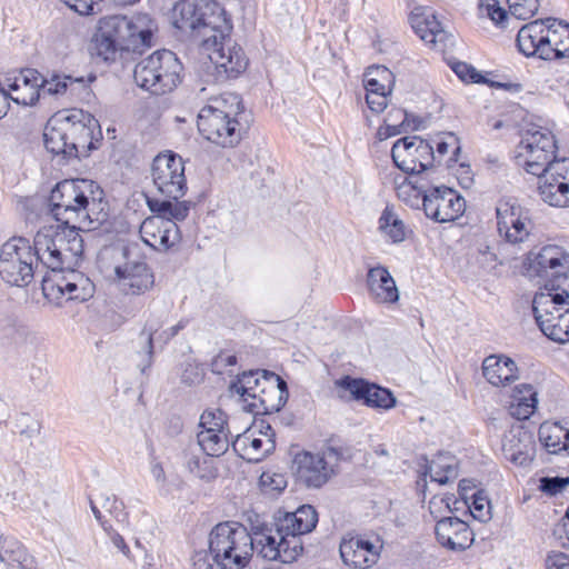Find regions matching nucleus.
<instances>
[{"label": "nucleus", "instance_id": "1", "mask_svg": "<svg viewBox=\"0 0 569 569\" xmlns=\"http://www.w3.org/2000/svg\"><path fill=\"white\" fill-rule=\"evenodd\" d=\"M555 136L546 128L528 130L520 142V154L526 157L528 173L539 177V193L553 207L569 204V158L553 159Z\"/></svg>", "mask_w": 569, "mask_h": 569}, {"label": "nucleus", "instance_id": "2", "mask_svg": "<svg viewBox=\"0 0 569 569\" xmlns=\"http://www.w3.org/2000/svg\"><path fill=\"white\" fill-rule=\"evenodd\" d=\"M252 557L248 529L238 522L218 523L209 535V551L192 556L193 569H243Z\"/></svg>", "mask_w": 569, "mask_h": 569}, {"label": "nucleus", "instance_id": "3", "mask_svg": "<svg viewBox=\"0 0 569 569\" xmlns=\"http://www.w3.org/2000/svg\"><path fill=\"white\" fill-rule=\"evenodd\" d=\"M231 26L226 19L221 26H208L201 30V48L207 53L212 81L222 83L238 78L248 67L243 49L230 37Z\"/></svg>", "mask_w": 569, "mask_h": 569}, {"label": "nucleus", "instance_id": "4", "mask_svg": "<svg viewBox=\"0 0 569 569\" xmlns=\"http://www.w3.org/2000/svg\"><path fill=\"white\" fill-rule=\"evenodd\" d=\"M148 206L156 216L143 220L140 236L146 244L158 251H167L181 240L177 221L184 220L190 207L187 202L148 199Z\"/></svg>", "mask_w": 569, "mask_h": 569}, {"label": "nucleus", "instance_id": "5", "mask_svg": "<svg viewBox=\"0 0 569 569\" xmlns=\"http://www.w3.org/2000/svg\"><path fill=\"white\" fill-rule=\"evenodd\" d=\"M182 70L176 53L163 49L141 59L134 67L133 79L138 87L151 94L161 96L180 84Z\"/></svg>", "mask_w": 569, "mask_h": 569}, {"label": "nucleus", "instance_id": "6", "mask_svg": "<svg viewBox=\"0 0 569 569\" xmlns=\"http://www.w3.org/2000/svg\"><path fill=\"white\" fill-rule=\"evenodd\" d=\"M535 319L542 333L552 341H569V292L551 289L535 295L532 300Z\"/></svg>", "mask_w": 569, "mask_h": 569}, {"label": "nucleus", "instance_id": "7", "mask_svg": "<svg viewBox=\"0 0 569 569\" xmlns=\"http://www.w3.org/2000/svg\"><path fill=\"white\" fill-rule=\"evenodd\" d=\"M100 24L104 33L111 34L126 51L151 47L153 33L158 28L156 21L147 13L104 17Z\"/></svg>", "mask_w": 569, "mask_h": 569}, {"label": "nucleus", "instance_id": "8", "mask_svg": "<svg viewBox=\"0 0 569 569\" xmlns=\"http://www.w3.org/2000/svg\"><path fill=\"white\" fill-rule=\"evenodd\" d=\"M38 264L32 246L27 238L12 237L0 249V277L16 287H27L34 277Z\"/></svg>", "mask_w": 569, "mask_h": 569}, {"label": "nucleus", "instance_id": "9", "mask_svg": "<svg viewBox=\"0 0 569 569\" xmlns=\"http://www.w3.org/2000/svg\"><path fill=\"white\" fill-rule=\"evenodd\" d=\"M252 552L256 550L259 556L267 560H280L283 563L295 561L301 555L302 541L297 538H287L276 528L268 525L254 526L250 532Z\"/></svg>", "mask_w": 569, "mask_h": 569}, {"label": "nucleus", "instance_id": "10", "mask_svg": "<svg viewBox=\"0 0 569 569\" xmlns=\"http://www.w3.org/2000/svg\"><path fill=\"white\" fill-rule=\"evenodd\" d=\"M152 181L163 197L172 202H180L187 191L184 163L182 158L172 152L158 154L152 162Z\"/></svg>", "mask_w": 569, "mask_h": 569}, {"label": "nucleus", "instance_id": "11", "mask_svg": "<svg viewBox=\"0 0 569 569\" xmlns=\"http://www.w3.org/2000/svg\"><path fill=\"white\" fill-rule=\"evenodd\" d=\"M525 268L530 278L551 282L566 279L569 271V252L560 246L546 244L527 253Z\"/></svg>", "mask_w": 569, "mask_h": 569}, {"label": "nucleus", "instance_id": "12", "mask_svg": "<svg viewBox=\"0 0 569 569\" xmlns=\"http://www.w3.org/2000/svg\"><path fill=\"white\" fill-rule=\"evenodd\" d=\"M499 236L510 244H520L529 240L535 224L529 211L513 199H501L496 207Z\"/></svg>", "mask_w": 569, "mask_h": 569}, {"label": "nucleus", "instance_id": "13", "mask_svg": "<svg viewBox=\"0 0 569 569\" xmlns=\"http://www.w3.org/2000/svg\"><path fill=\"white\" fill-rule=\"evenodd\" d=\"M395 166L402 172L413 176L422 173L433 166V148L426 140L417 137L398 139L391 148Z\"/></svg>", "mask_w": 569, "mask_h": 569}, {"label": "nucleus", "instance_id": "14", "mask_svg": "<svg viewBox=\"0 0 569 569\" xmlns=\"http://www.w3.org/2000/svg\"><path fill=\"white\" fill-rule=\"evenodd\" d=\"M43 76L36 69L27 68L0 74V88L17 104L33 106L41 96Z\"/></svg>", "mask_w": 569, "mask_h": 569}, {"label": "nucleus", "instance_id": "15", "mask_svg": "<svg viewBox=\"0 0 569 569\" xmlns=\"http://www.w3.org/2000/svg\"><path fill=\"white\" fill-rule=\"evenodd\" d=\"M77 193H82L78 199L71 200V206L77 210L78 218L71 224L88 230L96 229L107 219L104 212L103 190L92 180L81 179Z\"/></svg>", "mask_w": 569, "mask_h": 569}, {"label": "nucleus", "instance_id": "16", "mask_svg": "<svg viewBox=\"0 0 569 569\" xmlns=\"http://www.w3.org/2000/svg\"><path fill=\"white\" fill-rule=\"evenodd\" d=\"M422 209L427 218L445 223L458 219L466 209L465 199L448 187H433L423 192Z\"/></svg>", "mask_w": 569, "mask_h": 569}, {"label": "nucleus", "instance_id": "17", "mask_svg": "<svg viewBox=\"0 0 569 569\" xmlns=\"http://www.w3.org/2000/svg\"><path fill=\"white\" fill-rule=\"evenodd\" d=\"M382 550V541L379 538L369 539L362 535L347 533L339 546L340 557L343 563L353 569H369L375 566Z\"/></svg>", "mask_w": 569, "mask_h": 569}, {"label": "nucleus", "instance_id": "18", "mask_svg": "<svg viewBox=\"0 0 569 569\" xmlns=\"http://www.w3.org/2000/svg\"><path fill=\"white\" fill-rule=\"evenodd\" d=\"M42 290L48 299L57 303L64 296L67 300L86 301L93 296L94 284L87 276L71 268L64 276L44 280Z\"/></svg>", "mask_w": 569, "mask_h": 569}, {"label": "nucleus", "instance_id": "19", "mask_svg": "<svg viewBox=\"0 0 569 569\" xmlns=\"http://www.w3.org/2000/svg\"><path fill=\"white\" fill-rule=\"evenodd\" d=\"M197 126L207 140L224 148L233 147L241 140L239 121L214 114L210 108L200 110Z\"/></svg>", "mask_w": 569, "mask_h": 569}, {"label": "nucleus", "instance_id": "20", "mask_svg": "<svg viewBox=\"0 0 569 569\" xmlns=\"http://www.w3.org/2000/svg\"><path fill=\"white\" fill-rule=\"evenodd\" d=\"M68 119V131L70 137L69 157L79 158L87 156L96 149L94 130L98 128V121L89 113L82 110H71L66 114Z\"/></svg>", "mask_w": 569, "mask_h": 569}, {"label": "nucleus", "instance_id": "21", "mask_svg": "<svg viewBox=\"0 0 569 569\" xmlns=\"http://www.w3.org/2000/svg\"><path fill=\"white\" fill-rule=\"evenodd\" d=\"M415 33L427 44L445 51L453 44V38L441 26L432 9L415 7L409 16Z\"/></svg>", "mask_w": 569, "mask_h": 569}, {"label": "nucleus", "instance_id": "22", "mask_svg": "<svg viewBox=\"0 0 569 569\" xmlns=\"http://www.w3.org/2000/svg\"><path fill=\"white\" fill-rule=\"evenodd\" d=\"M114 282L127 296H140L154 286V274L143 261H127L114 268Z\"/></svg>", "mask_w": 569, "mask_h": 569}, {"label": "nucleus", "instance_id": "23", "mask_svg": "<svg viewBox=\"0 0 569 569\" xmlns=\"http://www.w3.org/2000/svg\"><path fill=\"white\" fill-rule=\"evenodd\" d=\"M187 320H180L177 325L163 329L162 321L157 317H150L141 331V337L144 339V351L141 355V360L138 367L142 373L147 371L152 365V357L156 346L162 349L180 330L184 329Z\"/></svg>", "mask_w": 569, "mask_h": 569}, {"label": "nucleus", "instance_id": "24", "mask_svg": "<svg viewBox=\"0 0 569 569\" xmlns=\"http://www.w3.org/2000/svg\"><path fill=\"white\" fill-rule=\"evenodd\" d=\"M262 387L259 393H256V398L248 402L249 411L267 415L278 412L288 400L289 392L286 381L273 372L262 381Z\"/></svg>", "mask_w": 569, "mask_h": 569}, {"label": "nucleus", "instance_id": "25", "mask_svg": "<svg viewBox=\"0 0 569 569\" xmlns=\"http://www.w3.org/2000/svg\"><path fill=\"white\" fill-rule=\"evenodd\" d=\"M339 386L368 407L388 410L396 405V398L390 390L363 379L345 377L339 381Z\"/></svg>", "mask_w": 569, "mask_h": 569}, {"label": "nucleus", "instance_id": "26", "mask_svg": "<svg viewBox=\"0 0 569 569\" xmlns=\"http://www.w3.org/2000/svg\"><path fill=\"white\" fill-rule=\"evenodd\" d=\"M552 18L538 19L520 28L517 34L519 51L526 57H538L546 60L550 57L551 49L547 46V27Z\"/></svg>", "mask_w": 569, "mask_h": 569}, {"label": "nucleus", "instance_id": "27", "mask_svg": "<svg viewBox=\"0 0 569 569\" xmlns=\"http://www.w3.org/2000/svg\"><path fill=\"white\" fill-rule=\"evenodd\" d=\"M81 179L62 180L51 190L49 197L50 212L58 222L71 224L78 218L77 210L71 206V200L78 199L82 193H77Z\"/></svg>", "mask_w": 569, "mask_h": 569}, {"label": "nucleus", "instance_id": "28", "mask_svg": "<svg viewBox=\"0 0 569 569\" xmlns=\"http://www.w3.org/2000/svg\"><path fill=\"white\" fill-rule=\"evenodd\" d=\"M438 542L450 550L462 551L473 542V532L468 523L457 517L439 520L435 527Z\"/></svg>", "mask_w": 569, "mask_h": 569}, {"label": "nucleus", "instance_id": "29", "mask_svg": "<svg viewBox=\"0 0 569 569\" xmlns=\"http://www.w3.org/2000/svg\"><path fill=\"white\" fill-rule=\"evenodd\" d=\"M318 522V513L310 505L299 507L295 512H284L277 517L274 526H279V532L284 533L287 538H297L301 541V536L312 531Z\"/></svg>", "mask_w": 569, "mask_h": 569}, {"label": "nucleus", "instance_id": "30", "mask_svg": "<svg viewBox=\"0 0 569 569\" xmlns=\"http://www.w3.org/2000/svg\"><path fill=\"white\" fill-rule=\"evenodd\" d=\"M52 226L41 228L33 238L32 251L36 258V263H41L47 269L52 271H62L67 269L62 257L59 254V249L54 239Z\"/></svg>", "mask_w": 569, "mask_h": 569}, {"label": "nucleus", "instance_id": "31", "mask_svg": "<svg viewBox=\"0 0 569 569\" xmlns=\"http://www.w3.org/2000/svg\"><path fill=\"white\" fill-rule=\"evenodd\" d=\"M52 229L54 239L60 240L54 242L67 269L73 268L81 259L84 249L83 239L79 233V226L61 223L52 226Z\"/></svg>", "mask_w": 569, "mask_h": 569}, {"label": "nucleus", "instance_id": "32", "mask_svg": "<svg viewBox=\"0 0 569 569\" xmlns=\"http://www.w3.org/2000/svg\"><path fill=\"white\" fill-rule=\"evenodd\" d=\"M173 26L182 32H190L192 37L201 41V30L208 26H214L204 18V13L192 0H183L176 3L172 13Z\"/></svg>", "mask_w": 569, "mask_h": 569}, {"label": "nucleus", "instance_id": "33", "mask_svg": "<svg viewBox=\"0 0 569 569\" xmlns=\"http://www.w3.org/2000/svg\"><path fill=\"white\" fill-rule=\"evenodd\" d=\"M367 284L370 297L377 303H393L399 299L396 282L385 267L370 268L367 274Z\"/></svg>", "mask_w": 569, "mask_h": 569}, {"label": "nucleus", "instance_id": "34", "mask_svg": "<svg viewBox=\"0 0 569 569\" xmlns=\"http://www.w3.org/2000/svg\"><path fill=\"white\" fill-rule=\"evenodd\" d=\"M482 375L495 387L507 386L518 379V368L505 355H490L482 362Z\"/></svg>", "mask_w": 569, "mask_h": 569}, {"label": "nucleus", "instance_id": "35", "mask_svg": "<svg viewBox=\"0 0 569 569\" xmlns=\"http://www.w3.org/2000/svg\"><path fill=\"white\" fill-rule=\"evenodd\" d=\"M43 140L46 149L54 156L69 157L70 137L68 131V119L66 114H56L49 119L44 132Z\"/></svg>", "mask_w": 569, "mask_h": 569}, {"label": "nucleus", "instance_id": "36", "mask_svg": "<svg viewBox=\"0 0 569 569\" xmlns=\"http://www.w3.org/2000/svg\"><path fill=\"white\" fill-rule=\"evenodd\" d=\"M96 80L94 76L88 79L83 77H72L68 74H52L49 79L43 78L41 84V94L61 97L64 94L77 96L86 91L89 83Z\"/></svg>", "mask_w": 569, "mask_h": 569}, {"label": "nucleus", "instance_id": "37", "mask_svg": "<svg viewBox=\"0 0 569 569\" xmlns=\"http://www.w3.org/2000/svg\"><path fill=\"white\" fill-rule=\"evenodd\" d=\"M537 402L535 388L528 383L519 385L511 396L509 412L518 420H526L535 412Z\"/></svg>", "mask_w": 569, "mask_h": 569}, {"label": "nucleus", "instance_id": "38", "mask_svg": "<svg viewBox=\"0 0 569 569\" xmlns=\"http://www.w3.org/2000/svg\"><path fill=\"white\" fill-rule=\"evenodd\" d=\"M273 372L267 370H251L243 372L238 379L231 383L230 390L239 395L243 402L252 401L256 398V393L261 390L262 381L267 380L269 375Z\"/></svg>", "mask_w": 569, "mask_h": 569}, {"label": "nucleus", "instance_id": "39", "mask_svg": "<svg viewBox=\"0 0 569 569\" xmlns=\"http://www.w3.org/2000/svg\"><path fill=\"white\" fill-rule=\"evenodd\" d=\"M337 473L333 465H297L296 482L306 488H320Z\"/></svg>", "mask_w": 569, "mask_h": 569}, {"label": "nucleus", "instance_id": "40", "mask_svg": "<svg viewBox=\"0 0 569 569\" xmlns=\"http://www.w3.org/2000/svg\"><path fill=\"white\" fill-rule=\"evenodd\" d=\"M547 46L551 49L550 57L546 60H556L569 56V24L551 20L547 27Z\"/></svg>", "mask_w": 569, "mask_h": 569}, {"label": "nucleus", "instance_id": "41", "mask_svg": "<svg viewBox=\"0 0 569 569\" xmlns=\"http://www.w3.org/2000/svg\"><path fill=\"white\" fill-rule=\"evenodd\" d=\"M0 561L7 562L9 569H37L34 558L23 545L14 538L6 539L0 553Z\"/></svg>", "mask_w": 569, "mask_h": 569}, {"label": "nucleus", "instance_id": "42", "mask_svg": "<svg viewBox=\"0 0 569 569\" xmlns=\"http://www.w3.org/2000/svg\"><path fill=\"white\" fill-rule=\"evenodd\" d=\"M539 439L550 453H569V429L559 422H545L539 428Z\"/></svg>", "mask_w": 569, "mask_h": 569}, {"label": "nucleus", "instance_id": "43", "mask_svg": "<svg viewBox=\"0 0 569 569\" xmlns=\"http://www.w3.org/2000/svg\"><path fill=\"white\" fill-rule=\"evenodd\" d=\"M42 429V421L39 418L28 412H20L14 418L12 433L18 437L21 446L28 443L29 447H32L33 439L41 435Z\"/></svg>", "mask_w": 569, "mask_h": 569}, {"label": "nucleus", "instance_id": "44", "mask_svg": "<svg viewBox=\"0 0 569 569\" xmlns=\"http://www.w3.org/2000/svg\"><path fill=\"white\" fill-rule=\"evenodd\" d=\"M203 108H210L212 113L238 120V116L243 111L242 99L238 93L226 92L210 100V103Z\"/></svg>", "mask_w": 569, "mask_h": 569}, {"label": "nucleus", "instance_id": "45", "mask_svg": "<svg viewBox=\"0 0 569 569\" xmlns=\"http://www.w3.org/2000/svg\"><path fill=\"white\" fill-rule=\"evenodd\" d=\"M393 86L392 72L383 67L376 66L368 69L365 78V89L367 94L391 93Z\"/></svg>", "mask_w": 569, "mask_h": 569}, {"label": "nucleus", "instance_id": "46", "mask_svg": "<svg viewBox=\"0 0 569 569\" xmlns=\"http://www.w3.org/2000/svg\"><path fill=\"white\" fill-rule=\"evenodd\" d=\"M379 230L393 243L406 239V226L393 209L387 206L379 218Z\"/></svg>", "mask_w": 569, "mask_h": 569}, {"label": "nucleus", "instance_id": "47", "mask_svg": "<svg viewBox=\"0 0 569 569\" xmlns=\"http://www.w3.org/2000/svg\"><path fill=\"white\" fill-rule=\"evenodd\" d=\"M198 445L201 450L212 458H219L229 449L227 431L211 432L199 431L197 435Z\"/></svg>", "mask_w": 569, "mask_h": 569}, {"label": "nucleus", "instance_id": "48", "mask_svg": "<svg viewBox=\"0 0 569 569\" xmlns=\"http://www.w3.org/2000/svg\"><path fill=\"white\" fill-rule=\"evenodd\" d=\"M92 44L93 53L106 62L114 61L118 52L123 50L111 34L104 33L100 23L98 32L92 40Z\"/></svg>", "mask_w": 569, "mask_h": 569}, {"label": "nucleus", "instance_id": "49", "mask_svg": "<svg viewBox=\"0 0 569 569\" xmlns=\"http://www.w3.org/2000/svg\"><path fill=\"white\" fill-rule=\"evenodd\" d=\"M393 184L398 198L412 208H419L420 204L422 206L423 192L427 191L422 186H417L416 182L408 178H403L400 183L395 179Z\"/></svg>", "mask_w": 569, "mask_h": 569}, {"label": "nucleus", "instance_id": "50", "mask_svg": "<svg viewBox=\"0 0 569 569\" xmlns=\"http://www.w3.org/2000/svg\"><path fill=\"white\" fill-rule=\"evenodd\" d=\"M287 485L286 476L271 469L263 471L259 478V486L262 492L270 496L282 492Z\"/></svg>", "mask_w": 569, "mask_h": 569}, {"label": "nucleus", "instance_id": "51", "mask_svg": "<svg viewBox=\"0 0 569 569\" xmlns=\"http://www.w3.org/2000/svg\"><path fill=\"white\" fill-rule=\"evenodd\" d=\"M200 431L222 432L226 431L227 420L222 410H204L200 416Z\"/></svg>", "mask_w": 569, "mask_h": 569}, {"label": "nucleus", "instance_id": "52", "mask_svg": "<svg viewBox=\"0 0 569 569\" xmlns=\"http://www.w3.org/2000/svg\"><path fill=\"white\" fill-rule=\"evenodd\" d=\"M425 476H429L430 480L439 485H446L453 481L458 477V465H425Z\"/></svg>", "mask_w": 569, "mask_h": 569}, {"label": "nucleus", "instance_id": "53", "mask_svg": "<svg viewBox=\"0 0 569 569\" xmlns=\"http://www.w3.org/2000/svg\"><path fill=\"white\" fill-rule=\"evenodd\" d=\"M90 507L92 510V513L94 518L99 521V523L102 526L104 531L108 533L110 540L112 543L121 550L124 555L129 553V547L127 546L124 539L121 535H119L116 530L111 528V526L108 523V521L104 519V515L102 513V510L98 508L94 501H90Z\"/></svg>", "mask_w": 569, "mask_h": 569}, {"label": "nucleus", "instance_id": "54", "mask_svg": "<svg viewBox=\"0 0 569 569\" xmlns=\"http://www.w3.org/2000/svg\"><path fill=\"white\" fill-rule=\"evenodd\" d=\"M301 456H303V459H309V462H327V460H345L343 451L339 448H335L332 446H327L321 453H318L317 456H313L309 451L303 452H297L295 456V459L292 462H303L301 459Z\"/></svg>", "mask_w": 569, "mask_h": 569}, {"label": "nucleus", "instance_id": "55", "mask_svg": "<svg viewBox=\"0 0 569 569\" xmlns=\"http://www.w3.org/2000/svg\"><path fill=\"white\" fill-rule=\"evenodd\" d=\"M100 503L102 510L109 513L117 522L126 523L128 521L124 505L116 496H101Z\"/></svg>", "mask_w": 569, "mask_h": 569}, {"label": "nucleus", "instance_id": "56", "mask_svg": "<svg viewBox=\"0 0 569 569\" xmlns=\"http://www.w3.org/2000/svg\"><path fill=\"white\" fill-rule=\"evenodd\" d=\"M479 12L488 17L497 26H502L508 19L507 11L500 6L498 0H479Z\"/></svg>", "mask_w": 569, "mask_h": 569}, {"label": "nucleus", "instance_id": "57", "mask_svg": "<svg viewBox=\"0 0 569 569\" xmlns=\"http://www.w3.org/2000/svg\"><path fill=\"white\" fill-rule=\"evenodd\" d=\"M508 6L512 17L526 20L537 12L539 0H508Z\"/></svg>", "mask_w": 569, "mask_h": 569}, {"label": "nucleus", "instance_id": "58", "mask_svg": "<svg viewBox=\"0 0 569 569\" xmlns=\"http://www.w3.org/2000/svg\"><path fill=\"white\" fill-rule=\"evenodd\" d=\"M472 503L469 506L471 516L480 522H487L491 519V506L487 497L481 491L472 495Z\"/></svg>", "mask_w": 569, "mask_h": 569}, {"label": "nucleus", "instance_id": "59", "mask_svg": "<svg viewBox=\"0 0 569 569\" xmlns=\"http://www.w3.org/2000/svg\"><path fill=\"white\" fill-rule=\"evenodd\" d=\"M569 486V477H542L539 480V490L547 496H556Z\"/></svg>", "mask_w": 569, "mask_h": 569}, {"label": "nucleus", "instance_id": "60", "mask_svg": "<svg viewBox=\"0 0 569 569\" xmlns=\"http://www.w3.org/2000/svg\"><path fill=\"white\" fill-rule=\"evenodd\" d=\"M237 365L236 355L229 351H221L218 353L211 361V370L216 375H223L227 372H231L229 368H232Z\"/></svg>", "mask_w": 569, "mask_h": 569}, {"label": "nucleus", "instance_id": "61", "mask_svg": "<svg viewBox=\"0 0 569 569\" xmlns=\"http://www.w3.org/2000/svg\"><path fill=\"white\" fill-rule=\"evenodd\" d=\"M385 120L390 123L401 124L402 128L408 130L419 129V123L416 121V119H410V116L407 113V111L400 108H392L389 110Z\"/></svg>", "mask_w": 569, "mask_h": 569}, {"label": "nucleus", "instance_id": "62", "mask_svg": "<svg viewBox=\"0 0 569 569\" xmlns=\"http://www.w3.org/2000/svg\"><path fill=\"white\" fill-rule=\"evenodd\" d=\"M452 70L455 73L466 82L480 83L483 82V77L471 66L466 62H457Z\"/></svg>", "mask_w": 569, "mask_h": 569}, {"label": "nucleus", "instance_id": "63", "mask_svg": "<svg viewBox=\"0 0 569 569\" xmlns=\"http://www.w3.org/2000/svg\"><path fill=\"white\" fill-rule=\"evenodd\" d=\"M517 447L518 448H516V446L512 445V440H510L508 443H503L502 450L507 460H509L510 462L519 463L532 460V457L530 456L528 450H523L520 447V443H518Z\"/></svg>", "mask_w": 569, "mask_h": 569}, {"label": "nucleus", "instance_id": "64", "mask_svg": "<svg viewBox=\"0 0 569 569\" xmlns=\"http://www.w3.org/2000/svg\"><path fill=\"white\" fill-rule=\"evenodd\" d=\"M546 569H569V557L563 552H552L548 555Z\"/></svg>", "mask_w": 569, "mask_h": 569}]
</instances>
